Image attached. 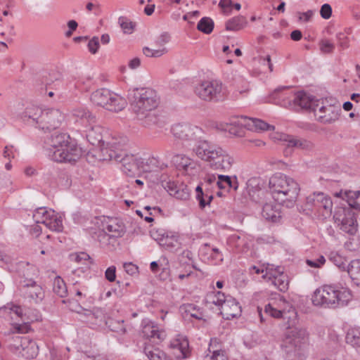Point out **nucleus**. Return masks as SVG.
<instances>
[{
  "label": "nucleus",
  "instance_id": "obj_1",
  "mask_svg": "<svg viewBox=\"0 0 360 360\" xmlns=\"http://www.w3.org/2000/svg\"><path fill=\"white\" fill-rule=\"evenodd\" d=\"M103 129L100 125H91L86 131L87 141L99 148L100 159L114 160L122 164V170L127 175L134 174L139 169L146 170L143 160L126 151L125 137H112L110 141L103 140Z\"/></svg>",
  "mask_w": 360,
  "mask_h": 360
},
{
  "label": "nucleus",
  "instance_id": "obj_2",
  "mask_svg": "<svg viewBox=\"0 0 360 360\" xmlns=\"http://www.w3.org/2000/svg\"><path fill=\"white\" fill-rule=\"evenodd\" d=\"M44 143L49 149H53L51 158L56 162L72 163L81 156V149L65 133L54 131L46 138Z\"/></svg>",
  "mask_w": 360,
  "mask_h": 360
},
{
  "label": "nucleus",
  "instance_id": "obj_3",
  "mask_svg": "<svg viewBox=\"0 0 360 360\" xmlns=\"http://www.w3.org/2000/svg\"><path fill=\"white\" fill-rule=\"evenodd\" d=\"M269 185L271 197L276 202L286 207L294 206L300 190L294 179L278 174L270 178Z\"/></svg>",
  "mask_w": 360,
  "mask_h": 360
},
{
  "label": "nucleus",
  "instance_id": "obj_4",
  "mask_svg": "<svg viewBox=\"0 0 360 360\" xmlns=\"http://www.w3.org/2000/svg\"><path fill=\"white\" fill-rule=\"evenodd\" d=\"M352 297V292L347 288L338 290L332 285H324L315 290L311 300L316 306L335 309L346 306Z\"/></svg>",
  "mask_w": 360,
  "mask_h": 360
},
{
  "label": "nucleus",
  "instance_id": "obj_5",
  "mask_svg": "<svg viewBox=\"0 0 360 360\" xmlns=\"http://www.w3.org/2000/svg\"><path fill=\"white\" fill-rule=\"evenodd\" d=\"M307 333L304 328H288L285 333L282 348L287 360H305V342Z\"/></svg>",
  "mask_w": 360,
  "mask_h": 360
},
{
  "label": "nucleus",
  "instance_id": "obj_6",
  "mask_svg": "<svg viewBox=\"0 0 360 360\" xmlns=\"http://www.w3.org/2000/svg\"><path fill=\"white\" fill-rule=\"evenodd\" d=\"M128 98L136 115L155 110L159 104L156 91L149 88L134 89L129 92Z\"/></svg>",
  "mask_w": 360,
  "mask_h": 360
},
{
  "label": "nucleus",
  "instance_id": "obj_7",
  "mask_svg": "<svg viewBox=\"0 0 360 360\" xmlns=\"http://www.w3.org/2000/svg\"><path fill=\"white\" fill-rule=\"evenodd\" d=\"M91 102L108 110L119 112L127 105L125 98L106 88H101L94 91L91 95Z\"/></svg>",
  "mask_w": 360,
  "mask_h": 360
},
{
  "label": "nucleus",
  "instance_id": "obj_8",
  "mask_svg": "<svg viewBox=\"0 0 360 360\" xmlns=\"http://www.w3.org/2000/svg\"><path fill=\"white\" fill-rule=\"evenodd\" d=\"M333 202L330 198L322 192L314 193L306 198L304 210L311 212L323 219L332 214Z\"/></svg>",
  "mask_w": 360,
  "mask_h": 360
},
{
  "label": "nucleus",
  "instance_id": "obj_9",
  "mask_svg": "<svg viewBox=\"0 0 360 360\" xmlns=\"http://www.w3.org/2000/svg\"><path fill=\"white\" fill-rule=\"evenodd\" d=\"M172 132L174 137L183 140L185 147L191 150L193 146L203 138L204 131L198 126L189 124H177L172 127Z\"/></svg>",
  "mask_w": 360,
  "mask_h": 360
},
{
  "label": "nucleus",
  "instance_id": "obj_10",
  "mask_svg": "<svg viewBox=\"0 0 360 360\" xmlns=\"http://www.w3.org/2000/svg\"><path fill=\"white\" fill-rule=\"evenodd\" d=\"M212 302L221 307L220 314L226 320H231L240 315L241 307L235 298L225 295L218 291L213 297Z\"/></svg>",
  "mask_w": 360,
  "mask_h": 360
},
{
  "label": "nucleus",
  "instance_id": "obj_11",
  "mask_svg": "<svg viewBox=\"0 0 360 360\" xmlns=\"http://www.w3.org/2000/svg\"><path fill=\"white\" fill-rule=\"evenodd\" d=\"M353 210L346 207H337L333 214V219L343 231L354 235L356 231V220Z\"/></svg>",
  "mask_w": 360,
  "mask_h": 360
},
{
  "label": "nucleus",
  "instance_id": "obj_12",
  "mask_svg": "<svg viewBox=\"0 0 360 360\" xmlns=\"http://www.w3.org/2000/svg\"><path fill=\"white\" fill-rule=\"evenodd\" d=\"M221 84L217 81H205L196 86L195 92L202 100L217 101L222 98Z\"/></svg>",
  "mask_w": 360,
  "mask_h": 360
},
{
  "label": "nucleus",
  "instance_id": "obj_13",
  "mask_svg": "<svg viewBox=\"0 0 360 360\" xmlns=\"http://www.w3.org/2000/svg\"><path fill=\"white\" fill-rule=\"evenodd\" d=\"M209 161L210 167L215 170L229 171L233 163V158L222 148L218 146Z\"/></svg>",
  "mask_w": 360,
  "mask_h": 360
},
{
  "label": "nucleus",
  "instance_id": "obj_14",
  "mask_svg": "<svg viewBox=\"0 0 360 360\" xmlns=\"http://www.w3.org/2000/svg\"><path fill=\"white\" fill-rule=\"evenodd\" d=\"M279 139L285 146V153H290L292 149L310 150L314 148V143L311 141L293 135L283 134H281Z\"/></svg>",
  "mask_w": 360,
  "mask_h": 360
},
{
  "label": "nucleus",
  "instance_id": "obj_15",
  "mask_svg": "<svg viewBox=\"0 0 360 360\" xmlns=\"http://www.w3.org/2000/svg\"><path fill=\"white\" fill-rule=\"evenodd\" d=\"M64 117V114L58 109L51 108L44 110L40 128L49 130L55 129L59 127Z\"/></svg>",
  "mask_w": 360,
  "mask_h": 360
},
{
  "label": "nucleus",
  "instance_id": "obj_16",
  "mask_svg": "<svg viewBox=\"0 0 360 360\" xmlns=\"http://www.w3.org/2000/svg\"><path fill=\"white\" fill-rule=\"evenodd\" d=\"M231 124L244 126L249 130L257 132L263 131H273L275 129L274 126L271 125L262 120L250 118L246 116H240V120L231 122Z\"/></svg>",
  "mask_w": 360,
  "mask_h": 360
},
{
  "label": "nucleus",
  "instance_id": "obj_17",
  "mask_svg": "<svg viewBox=\"0 0 360 360\" xmlns=\"http://www.w3.org/2000/svg\"><path fill=\"white\" fill-rule=\"evenodd\" d=\"M217 146H215L202 138L195 146H193L191 150L198 158L209 162L213 155L212 153L215 152V150H217Z\"/></svg>",
  "mask_w": 360,
  "mask_h": 360
},
{
  "label": "nucleus",
  "instance_id": "obj_18",
  "mask_svg": "<svg viewBox=\"0 0 360 360\" xmlns=\"http://www.w3.org/2000/svg\"><path fill=\"white\" fill-rule=\"evenodd\" d=\"M266 271L267 274H270L269 278L272 279V283L276 286L280 291L285 292L288 290V276L283 274L280 266L274 269V265L268 264Z\"/></svg>",
  "mask_w": 360,
  "mask_h": 360
},
{
  "label": "nucleus",
  "instance_id": "obj_19",
  "mask_svg": "<svg viewBox=\"0 0 360 360\" xmlns=\"http://www.w3.org/2000/svg\"><path fill=\"white\" fill-rule=\"evenodd\" d=\"M340 109L334 105L319 106L314 115L319 122L330 124L337 120L340 115Z\"/></svg>",
  "mask_w": 360,
  "mask_h": 360
},
{
  "label": "nucleus",
  "instance_id": "obj_20",
  "mask_svg": "<svg viewBox=\"0 0 360 360\" xmlns=\"http://www.w3.org/2000/svg\"><path fill=\"white\" fill-rule=\"evenodd\" d=\"M21 290L29 298L38 302L44 297V292L42 288L32 280H25L21 282Z\"/></svg>",
  "mask_w": 360,
  "mask_h": 360
},
{
  "label": "nucleus",
  "instance_id": "obj_21",
  "mask_svg": "<svg viewBox=\"0 0 360 360\" xmlns=\"http://www.w3.org/2000/svg\"><path fill=\"white\" fill-rule=\"evenodd\" d=\"M103 229L108 232L110 237H122L125 233L124 224L118 219H109L103 223Z\"/></svg>",
  "mask_w": 360,
  "mask_h": 360
},
{
  "label": "nucleus",
  "instance_id": "obj_22",
  "mask_svg": "<svg viewBox=\"0 0 360 360\" xmlns=\"http://www.w3.org/2000/svg\"><path fill=\"white\" fill-rule=\"evenodd\" d=\"M295 105L300 106L303 109H309L315 113L319 107V103L314 101V97L309 96L305 92H298L295 95L293 100Z\"/></svg>",
  "mask_w": 360,
  "mask_h": 360
},
{
  "label": "nucleus",
  "instance_id": "obj_23",
  "mask_svg": "<svg viewBox=\"0 0 360 360\" xmlns=\"http://www.w3.org/2000/svg\"><path fill=\"white\" fill-rule=\"evenodd\" d=\"M170 347L172 348L174 352L177 359H184L188 357L190 351L188 341L186 339H176L171 342Z\"/></svg>",
  "mask_w": 360,
  "mask_h": 360
},
{
  "label": "nucleus",
  "instance_id": "obj_24",
  "mask_svg": "<svg viewBox=\"0 0 360 360\" xmlns=\"http://www.w3.org/2000/svg\"><path fill=\"white\" fill-rule=\"evenodd\" d=\"M217 187L220 190H226L229 191L231 189L236 191L238 188V182L237 177L233 176V179L229 176L219 174L217 176Z\"/></svg>",
  "mask_w": 360,
  "mask_h": 360
},
{
  "label": "nucleus",
  "instance_id": "obj_25",
  "mask_svg": "<svg viewBox=\"0 0 360 360\" xmlns=\"http://www.w3.org/2000/svg\"><path fill=\"white\" fill-rule=\"evenodd\" d=\"M39 352V347L32 340L28 338L24 340V346L20 351L22 356L27 359L35 358Z\"/></svg>",
  "mask_w": 360,
  "mask_h": 360
},
{
  "label": "nucleus",
  "instance_id": "obj_26",
  "mask_svg": "<svg viewBox=\"0 0 360 360\" xmlns=\"http://www.w3.org/2000/svg\"><path fill=\"white\" fill-rule=\"evenodd\" d=\"M262 214L265 219L273 222L278 221L281 217L278 205L271 202H266L263 205Z\"/></svg>",
  "mask_w": 360,
  "mask_h": 360
},
{
  "label": "nucleus",
  "instance_id": "obj_27",
  "mask_svg": "<svg viewBox=\"0 0 360 360\" xmlns=\"http://www.w3.org/2000/svg\"><path fill=\"white\" fill-rule=\"evenodd\" d=\"M142 333L147 338L158 339L160 341L165 337V332L159 330L158 327L153 322H148L143 326Z\"/></svg>",
  "mask_w": 360,
  "mask_h": 360
},
{
  "label": "nucleus",
  "instance_id": "obj_28",
  "mask_svg": "<svg viewBox=\"0 0 360 360\" xmlns=\"http://www.w3.org/2000/svg\"><path fill=\"white\" fill-rule=\"evenodd\" d=\"M347 272L352 283L360 288V259H352L349 262V269Z\"/></svg>",
  "mask_w": 360,
  "mask_h": 360
},
{
  "label": "nucleus",
  "instance_id": "obj_29",
  "mask_svg": "<svg viewBox=\"0 0 360 360\" xmlns=\"http://www.w3.org/2000/svg\"><path fill=\"white\" fill-rule=\"evenodd\" d=\"M143 352L149 360H172L162 350L151 345H146Z\"/></svg>",
  "mask_w": 360,
  "mask_h": 360
},
{
  "label": "nucleus",
  "instance_id": "obj_30",
  "mask_svg": "<svg viewBox=\"0 0 360 360\" xmlns=\"http://www.w3.org/2000/svg\"><path fill=\"white\" fill-rule=\"evenodd\" d=\"M44 112V110H42L37 106L32 105L25 109V111L23 113V116L25 118L27 117L28 119L32 120L36 124H38V127L40 128Z\"/></svg>",
  "mask_w": 360,
  "mask_h": 360
},
{
  "label": "nucleus",
  "instance_id": "obj_31",
  "mask_svg": "<svg viewBox=\"0 0 360 360\" xmlns=\"http://www.w3.org/2000/svg\"><path fill=\"white\" fill-rule=\"evenodd\" d=\"M136 115L139 120L143 121V124L146 127L159 124L160 117L155 110L143 112L142 115Z\"/></svg>",
  "mask_w": 360,
  "mask_h": 360
},
{
  "label": "nucleus",
  "instance_id": "obj_32",
  "mask_svg": "<svg viewBox=\"0 0 360 360\" xmlns=\"http://www.w3.org/2000/svg\"><path fill=\"white\" fill-rule=\"evenodd\" d=\"M172 162L177 169L186 172L191 165V160L184 155L176 154L172 158Z\"/></svg>",
  "mask_w": 360,
  "mask_h": 360
},
{
  "label": "nucleus",
  "instance_id": "obj_33",
  "mask_svg": "<svg viewBox=\"0 0 360 360\" xmlns=\"http://www.w3.org/2000/svg\"><path fill=\"white\" fill-rule=\"evenodd\" d=\"M202 186L199 185L196 187V198L199 201V206L201 209L205 207L206 205H210V202L213 199V195L212 193H209L203 192Z\"/></svg>",
  "mask_w": 360,
  "mask_h": 360
},
{
  "label": "nucleus",
  "instance_id": "obj_34",
  "mask_svg": "<svg viewBox=\"0 0 360 360\" xmlns=\"http://www.w3.org/2000/svg\"><path fill=\"white\" fill-rule=\"evenodd\" d=\"M72 115L81 120H87L89 124H92L96 122V117L84 107H77L74 108L72 110Z\"/></svg>",
  "mask_w": 360,
  "mask_h": 360
},
{
  "label": "nucleus",
  "instance_id": "obj_35",
  "mask_svg": "<svg viewBox=\"0 0 360 360\" xmlns=\"http://www.w3.org/2000/svg\"><path fill=\"white\" fill-rule=\"evenodd\" d=\"M163 238L161 239V245L166 247V248L170 251H176L181 248V243L178 240V237L176 236H169L167 235L165 237L162 234Z\"/></svg>",
  "mask_w": 360,
  "mask_h": 360
},
{
  "label": "nucleus",
  "instance_id": "obj_36",
  "mask_svg": "<svg viewBox=\"0 0 360 360\" xmlns=\"http://www.w3.org/2000/svg\"><path fill=\"white\" fill-rule=\"evenodd\" d=\"M247 23L243 16L239 15L229 20L226 23V30L237 31L241 30Z\"/></svg>",
  "mask_w": 360,
  "mask_h": 360
},
{
  "label": "nucleus",
  "instance_id": "obj_37",
  "mask_svg": "<svg viewBox=\"0 0 360 360\" xmlns=\"http://www.w3.org/2000/svg\"><path fill=\"white\" fill-rule=\"evenodd\" d=\"M329 259L340 269L347 271L349 263H347V260L336 252H331L328 255Z\"/></svg>",
  "mask_w": 360,
  "mask_h": 360
},
{
  "label": "nucleus",
  "instance_id": "obj_38",
  "mask_svg": "<svg viewBox=\"0 0 360 360\" xmlns=\"http://www.w3.org/2000/svg\"><path fill=\"white\" fill-rule=\"evenodd\" d=\"M346 342L360 352V329L349 330L346 335Z\"/></svg>",
  "mask_w": 360,
  "mask_h": 360
},
{
  "label": "nucleus",
  "instance_id": "obj_39",
  "mask_svg": "<svg viewBox=\"0 0 360 360\" xmlns=\"http://www.w3.org/2000/svg\"><path fill=\"white\" fill-rule=\"evenodd\" d=\"M214 21L209 17H204L200 19L197 25V29L204 34H210L214 29Z\"/></svg>",
  "mask_w": 360,
  "mask_h": 360
},
{
  "label": "nucleus",
  "instance_id": "obj_40",
  "mask_svg": "<svg viewBox=\"0 0 360 360\" xmlns=\"http://www.w3.org/2000/svg\"><path fill=\"white\" fill-rule=\"evenodd\" d=\"M53 290L60 297H64L68 293L65 282L60 277H56L53 281Z\"/></svg>",
  "mask_w": 360,
  "mask_h": 360
},
{
  "label": "nucleus",
  "instance_id": "obj_41",
  "mask_svg": "<svg viewBox=\"0 0 360 360\" xmlns=\"http://www.w3.org/2000/svg\"><path fill=\"white\" fill-rule=\"evenodd\" d=\"M247 190L249 195L252 197L256 191H260V179L257 177H252L247 181Z\"/></svg>",
  "mask_w": 360,
  "mask_h": 360
},
{
  "label": "nucleus",
  "instance_id": "obj_42",
  "mask_svg": "<svg viewBox=\"0 0 360 360\" xmlns=\"http://www.w3.org/2000/svg\"><path fill=\"white\" fill-rule=\"evenodd\" d=\"M118 22L122 27L124 33L131 34L134 30L135 23L130 21L127 18L121 16L118 19Z\"/></svg>",
  "mask_w": 360,
  "mask_h": 360
},
{
  "label": "nucleus",
  "instance_id": "obj_43",
  "mask_svg": "<svg viewBox=\"0 0 360 360\" xmlns=\"http://www.w3.org/2000/svg\"><path fill=\"white\" fill-rule=\"evenodd\" d=\"M283 310L276 309L274 304L271 303L266 304L264 307V314L276 319L283 317Z\"/></svg>",
  "mask_w": 360,
  "mask_h": 360
},
{
  "label": "nucleus",
  "instance_id": "obj_44",
  "mask_svg": "<svg viewBox=\"0 0 360 360\" xmlns=\"http://www.w3.org/2000/svg\"><path fill=\"white\" fill-rule=\"evenodd\" d=\"M27 337L16 336L13 338V343H11L10 349L13 352H19L24 346V340L28 339Z\"/></svg>",
  "mask_w": 360,
  "mask_h": 360
},
{
  "label": "nucleus",
  "instance_id": "obj_45",
  "mask_svg": "<svg viewBox=\"0 0 360 360\" xmlns=\"http://www.w3.org/2000/svg\"><path fill=\"white\" fill-rule=\"evenodd\" d=\"M337 196L342 197V198L347 202H351V200H356L360 195V191H345V192L340 191L339 193H336Z\"/></svg>",
  "mask_w": 360,
  "mask_h": 360
},
{
  "label": "nucleus",
  "instance_id": "obj_46",
  "mask_svg": "<svg viewBox=\"0 0 360 360\" xmlns=\"http://www.w3.org/2000/svg\"><path fill=\"white\" fill-rule=\"evenodd\" d=\"M185 312L190 314L191 317L198 320H201L203 318L202 312L199 308L193 304H190L186 306Z\"/></svg>",
  "mask_w": 360,
  "mask_h": 360
},
{
  "label": "nucleus",
  "instance_id": "obj_47",
  "mask_svg": "<svg viewBox=\"0 0 360 360\" xmlns=\"http://www.w3.org/2000/svg\"><path fill=\"white\" fill-rule=\"evenodd\" d=\"M190 193L186 186L181 184L179 186L175 193H172V196L179 200H187L189 198Z\"/></svg>",
  "mask_w": 360,
  "mask_h": 360
},
{
  "label": "nucleus",
  "instance_id": "obj_48",
  "mask_svg": "<svg viewBox=\"0 0 360 360\" xmlns=\"http://www.w3.org/2000/svg\"><path fill=\"white\" fill-rule=\"evenodd\" d=\"M319 48L321 51L323 53H331L335 49V45L328 39H322L319 42Z\"/></svg>",
  "mask_w": 360,
  "mask_h": 360
},
{
  "label": "nucleus",
  "instance_id": "obj_49",
  "mask_svg": "<svg viewBox=\"0 0 360 360\" xmlns=\"http://www.w3.org/2000/svg\"><path fill=\"white\" fill-rule=\"evenodd\" d=\"M53 212H54V210H50L48 211V212L45 214H44V217L42 218V221H44V222H39V224H44L47 228H49V229H58L59 227H60V224H58V222L57 221H54L53 224H55V225H51L49 221V219L51 216V214H53Z\"/></svg>",
  "mask_w": 360,
  "mask_h": 360
},
{
  "label": "nucleus",
  "instance_id": "obj_50",
  "mask_svg": "<svg viewBox=\"0 0 360 360\" xmlns=\"http://www.w3.org/2000/svg\"><path fill=\"white\" fill-rule=\"evenodd\" d=\"M307 264L313 268H321L326 263V259L323 255H320L316 259H307Z\"/></svg>",
  "mask_w": 360,
  "mask_h": 360
},
{
  "label": "nucleus",
  "instance_id": "obj_51",
  "mask_svg": "<svg viewBox=\"0 0 360 360\" xmlns=\"http://www.w3.org/2000/svg\"><path fill=\"white\" fill-rule=\"evenodd\" d=\"M345 247L349 251H357L360 248V243L357 238H352L345 243Z\"/></svg>",
  "mask_w": 360,
  "mask_h": 360
},
{
  "label": "nucleus",
  "instance_id": "obj_52",
  "mask_svg": "<svg viewBox=\"0 0 360 360\" xmlns=\"http://www.w3.org/2000/svg\"><path fill=\"white\" fill-rule=\"evenodd\" d=\"M49 210H47L45 207H39L36 209L33 214V218L37 224H39V222H44L42 221V218L44 217V214H46Z\"/></svg>",
  "mask_w": 360,
  "mask_h": 360
},
{
  "label": "nucleus",
  "instance_id": "obj_53",
  "mask_svg": "<svg viewBox=\"0 0 360 360\" xmlns=\"http://www.w3.org/2000/svg\"><path fill=\"white\" fill-rule=\"evenodd\" d=\"M336 38L338 39L339 46L342 49H345L349 47V38L344 33H338Z\"/></svg>",
  "mask_w": 360,
  "mask_h": 360
},
{
  "label": "nucleus",
  "instance_id": "obj_54",
  "mask_svg": "<svg viewBox=\"0 0 360 360\" xmlns=\"http://www.w3.org/2000/svg\"><path fill=\"white\" fill-rule=\"evenodd\" d=\"M82 316V319L83 321L91 323V324H96V321H94V311L84 309L83 314H80Z\"/></svg>",
  "mask_w": 360,
  "mask_h": 360
},
{
  "label": "nucleus",
  "instance_id": "obj_55",
  "mask_svg": "<svg viewBox=\"0 0 360 360\" xmlns=\"http://www.w3.org/2000/svg\"><path fill=\"white\" fill-rule=\"evenodd\" d=\"M70 259L77 263H80L82 261H86L90 259V257L86 252L75 253L70 256Z\"/></svg>",
  "mask_w": 360,
  "mask_h": 360
},
{
  "label": "nucleus",
  "instance_id": "obj_56",
  "mask_svg": "<svg viewBox=\"0 0 360 360\" xmlns=\"http://www.w3.org/2000/svg\"><path fill=\"white\" fill-rule=\"evenodd\" d=\"M88 48L89 51L94 54L97 52L99 48V40L98 37H94L88 43Z\"/></svg>",
  "mask_w": 360,
  "mask_h": 360
},
{
  "label": "nucleus",
  "instance_id": "obj_57",
  "mask_svg": "<svg viewBox=\"0 0 360 360\" xmlns=\"http://www.w3.org/2000/svg\"><path fill=\"white\" fill-rule=\"evenodd\" d=\"M321 16L324 19H329L332 15V8L328 4H323L320 10Z\"/></svg>",
  "mask_w": 360,
  "mask_h": 360
},
{
  "label": "nucleus",
  "instance_id": "obj_58",
  "mask_svg": "<svg viewBox=\"0 0 360 360\" xmlns=\"http://www.w3.org/2000/svg\"><path fill=\"white\" fill-rule=\"evenodd\" d=\"M217 179L214 174H208L204 179V182L202 183L203 186H217Z\"/></svg>",
  "mask_w": 360,
  "mask_h": 360
},
{
  "label": "nucleus",
  "instance_id": "obj_59",
  "mask_svg": "<svg viewBox=\"0 0 360 360\" xmlns=\"http://www.w3.org/2000/svg\"><path fill=\"white\" fill-rule=\"evenodd\" d=\"M105 278L110 281L113 282L116 278V268L115 266L108 267L105 272Z\"/></svg>",
  "mask_w": 360,
  "mask_h": 360
},
{
  "label": "nucleus",
  "instance_id": "obj_60",
  "mask_svg": "<svg viewBox=\"0 0 360 360\" xmlns=\"http://www.w3.org/2000/svg\"><path fill=\"white\" fill-rule=\"evenodd\" d=\"M13 328L18 333H27L30 330V326L26 323L22 324L14 323Z\"/></svg>",
  "mask_w": 360,
  "mask_h": 360
},
{
  "label": "nucleus",
  "instance_id": "obj_61",
  "mask_svg": "<svg viewBox=\"0 0 360 360\" xmlns=\"http://www.w3.org/2000/svg\"><path fill=\"white\" fill-rule=\"evenodd\" d=\"M170 40V36L168 33H162L156 40L155 43L158 46H163Z\"/></svg>",
  "mask_w": 360,
  "mask_h": 360
},
{
  "label": "nucleus",
  "instance_id": "obj_62",
  "mask_svg": "<svg viewBox=\"0 0 360 360\" xmlns=\"http://www.w3.org/2000/svg\"><path fill=\"white\" fill-rule=\"evenodd\" d=\"M123 267L125 271L129 275H134L138 272V266L131 262L124 263Z\"/></svg>",
  "mask_w": 360,
  "mask_h": 360
},
{
  "label": "nucleus",
  "instance_id": "obj_63",
  "mask_svg": "<svg viewBox=\"0 0 360 360\" xmlns=\"http://www.w3.org/2000/svg\"><path fill=\"white\" fill-rule=\"evenodd\" d=\"M162 186L167 190L170 195H172V193H175V190H177L179 187L176 183L172 181L162 183Z\"/></svg>",
  "mask_w": 360,
  "mask_h": 360
},
{
  "label": "nucleus",
  "instance_id": "obj_64",
  "mask_svg": "<svg viewBox=\"0 0 360 360\" xmlns=\"http://www.w3.org/2000/svg\"><path fill=\"white\" fill-rule=\"evenodd\" d=\"M210 360H227V356L224 351L217 350L213 352Z\"/></svg>",
  "mask_w": 360,
  "mask_h": 360
}]
</instances>
